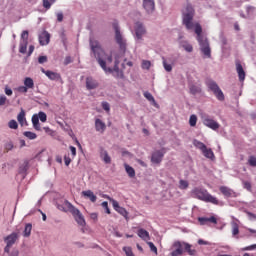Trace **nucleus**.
<instances>
[{
  "label": "nucleus",
  "mask_w": 256,
  "mask_h": 256,
  "mask_svg": "<svg viewBox=\"0 0 256 256\" xmlns=\"http://www.w3.org/2000/svg\"><path fill=\"white\" fill-rule=\"evenodd\" d=\"M41 72L50 79V81H60L61 79V74L57 72H53L51 70H45V68H41Z\"/></svg>",
  "instance_id": "8"
},
{
  "label": "nucleus",
  "mask_w": 256,
  "mask_h": 256,
  "mask_svg": "<svg viewBox=\"0 0 256 256\" xmlns=\"http://www.w3.org/2000/svg\"><path fill=\"white\" fill-rule=\"evenodd\" d=\"M32 229H33V225H31V223L26 224L24 229V237H30Z\"/></svg>",
  "instance_id": "32"
},
{
  "label": "nucleus",
  "mask_w": 256,
  "mask_h": 256,
  "mask_svg": "<svg viewBox=\"0 0 256 256\" xmlns=\"http://www.w3.org/2000/svg\"><path fill=\"white\" fill-rule=\"evenodd\" d=\"M164 156H165V151L158 150L152 154L151 162L159 164L163 161Z\"/></svg>",
  "instance_id": "12"
},
{
  "label": "nucleus",
  "mask_w": 256,
  "mask_h": 256,
  "mask_svg": "<svg viewBox=\"0 0 256 256\" xmlns=\"http://www.w3.org/2000/svg\"><path fill=\"white\" fill-rule=\"evenodd\" d=\"M143 7L147 13L155 11V0H143Z\"/></svg>",
  "instance_id": "17"
},
{
  "label": "nucleus",
  "mask_w": 256,
  "mask_h": 256,
  "mask_svg": "<svg viewBox=\"0 0 256 256\" xmlns=\"http://www.w3.org/2000/svg\"><path fill=\"white\" fill-rule=\"evenodd\" d=\"M124 168H125V171H126L128 177L133 179V177H135V169L133 167H131L129 164H124Z\"/></svg>",
  "instance_id": "29"
},
{
  "label": "nucleus",
  "mask_w": 256,
  "mask_h": 256,
  "mask_svg": "<svg viewBox=\"0 0 256 256\" xmlns=\"http://www.w3.org/2000/svg\"><path fill=\"white\" fill-rule=\"evenodd\" d=\"M70 63H73V59H71V56H67L64 59V65H69Z\"/></svg>",
  "instance_id": "59"
},
{
  "label": "nucleus",
  "mask_w": 256,
  "mask_h": 256,
  "mask_svg": "<svg viewBox=\"0 0 256 256\" xmlns=\"http://www.w3.org/2000/svg\"><path fill=\"white\" fill-rule=\"evenodd\" d=\"M97 87H99V82L96 79L91 76L86 78V89H88V91L97 89Z\"/></svg>",
  "instance_id": "11"
},
{
  "label": "nucleus",
  "mask_w": 256,
  "mask_h": 256,
  "mask_svg": "<svg viewBox=\"0 0 256 256\" xmlns=\"http://www.w3.org/2000/svg\"><path fill=\"white\" fill-rule=\"evenodd\" d=\"M100 157L104 161V163H106V165H109V163H111V156H109L107 150L102 149L100 151Z\"/></svg>",
  "instance_id": "21"
},
{
  "label": "nucleus",
  "mask_w": 256,
  "mask_h": 256,
  "mask_svg": "<svg viewBox=\"0 0 256 256\" xmlns=\"http://www.w3.org/2000/svg\"><path fill=\"white\" fill-rule=\"evenodd\" d=\"M101 205H102L103 209H105V212L108 215H111V210L109 209V203L107 201H104V202H102Z\"/></svg>",
  "instance_id": "46"
},
{
  "label": "nucleus",
  "mask_w": 256,
  "mask_h": 256,
  "mask_svg": "<svg viewBox=\"0 0 256 256\" xmlns=\"http://www.w3.org/2000/svg\"><path fill=\"white\" fill-rule=\"evenodd\" d=\"M58 209L60 211H63L64 213H67V211H69V208H67V206L65 205V201L63 205H58Z\"/></svg>",
  "instance_id": "55"
},
{
  "label": "nucleus",
  "mask_w": 256,
  "mask_h": 256,
  "mask_svg": "<svg viewBox=\"0 0 256 256\" xmlns=\"http://www.w3.org/2000/svg\"><path fill=\"white\" fill-rule=\"evenodd\" d=\"M95 129L98 133H105V129H107V125L101 119L97 118L95 120Z\"/></svg>",
  "instance_id": "19"
},
{
  "label": "nucleus",
  "mask_w": 256,
  "mask_h": 256,
  "mask_svg": "<svg viewBox=\"0 0 256 256\" xmlns=\"http://www.w3.org/2000/svg\"><path fill=\"white\" fill-rule=\"evenodd\" d=\"M235 65H236V71L238 73L239 81H242V82L245 81L246 74H245V70L243 69V65H241V61L236 60Z\"/></svg>",
  "instance_id": "13"
},
{
  "label": "nucleus",
  "mask_w": 256,
  "mask_h": 256,
  "mask_svg": "<svg viewBox=\"0 0 256 256\" xmlns=\"http://www.w3.org/2000/svg\"><path fill=\"white\" fill-rule=\"evenodd\" d=\"M193 17H195V9H193V6H191V4H188L183 11V25H185L186 29H188L189 31H191V29L195 30L198 42L207 39L202 34L203 28L201 27V24L193 23Z\"/></svg>",
  "instance_id": "2"
},
{
  "label": "nucleus",
  "mask_w": 256,
  "mask_h": 256,
  "mask_svg": "<svg viewBox=\"0 0 256 256\" xmlns=\"http://www.w3.org/2000/svg\"><path fill=\"white\" fill-rule=\"evenodd\" d=\"M175 250L171 252V256H181L183 255V243L181 241H176L173 244Z\"/></svg>",
  "instance_id": "10"
},
{
  "label": "nucleus",
  "mask_w": 256,
  "mask_h": 256,
  "mask_svg": "<svg viewBox=\"0 0 256 256\" xmlns=\"http://www.w3.org/2000/svg\"><path fill=\"white\" fill-rule=\"evenodd\" d=\"M219 190H220V193H222V195H224L225 197H231L233 195V190H231L227 186H221Z\"/></svg>",
  "instance_id": "26"
},
{
  "label": "nucleus",
  "mask_w": 256,
  "mask_h": 256,
  "mask_svg": "<svg viewBox=\"0 0 256 256\" xmlns=\"http://www.w3.org/2000/svg\"><path fill=\"white\" fill-rule=\"evenodd\" d=\"M144 97L148 100V101H153L155 102V98L153 97V95L149 92H145L144 93Z\"/></svg>",
  "instance_id": "50"
},
{
  "label": "nucleus",
  "mask_w": 256,
  "mask_h": 256,
  "mask_svg": "<svg viewBox=\"0 0 256 256\" xmlns=\"http://www.w3.org/2000/svg\"><path fill=\"white\" fill-rule=\"evenodd\" d=\"M248 165H250V167H256V157L255 156H250L249 157Z\"/></svg>",
  "instance_id": "44"
},
{
  "label": "nucleus",
  "mask_w": 256,
  "mask_h": 256,
  "mask_svg": "<svg viewBox=\"0 0 256 256\" xmlns=\"http://www.w3.org/2000/svg\"><path fill=\"white\" fill-rule=\"evenodd\" d=\"M203 123L206 127H209V129H212L213 131H217V129H219V123L213 119L205 118Z\"/></svg>",
  "instance_id": "14"
},
{
  "label": "nucleus",
  "mask_w": 256,
  "mask_h": 256,
  "mask_svg": "<svg viewBox=\"0 0 256 256\" xmlns=\"http://www.w3.org/2000/svg\"><path fill=\"white\" fill-rule=\"evenodd\" d=\"M200 45V51L207 57L208 59L211 58V48L209 47V41L207 39L200 40L199 42Z\"/></svg>",
  "instance_id": "7"
},
{
  "label": "nucleus",
  "mask_w": 256,
  "mask_h": 256,
  "mask_svg": "<svg viewBox=\"0 0 256 256\" xmlns=\"http://www.w3.org/2000/svg\"><path fill=\"white\" fill-rule=\"evenodd\" d=\"M181 47H183L187 53H193V45L189 42H182Z\"/></svg>",
  "instance_id": "31"
},
{
  "label": "nucleus",
  "mask_w": 256,
  "mask_h": 256,
  "mask_svg": "<svg viewBox=\"0 0 256 256\" xmlns=\"http://www.w3.org/2000/svg\"><path fill=\"white\" fill-rule=\"evenodd\" d=\"M38 119H40L42 123H45L47 121V114H45V112H39Z\"/></svg>",
  "instance_id": "42"
},
{
  "label": "nucleus",
  "mask_w": 256,
  "mask_h": 256,
  "mask_svg": "<svg viewBox=\"0 0 256 256\" xmlns=\"http://www.w3.org/2000/svg\"><path fill=\"white\" fill-rule=\"evenodd\" d=\"M198 221L200 225H209V223H212L213 225H217V219L215 216L208 217H199Z\"/></svg>",
  "instance_id": "15"
},
{
  "label": "nucleus",
  "mask_w": 256,
  "mask_h": 256,
  "mask_svg": "<svg viewBox=\"0 0 256 256\" xmlns=\"http://www.w3.org/2000/svg\"><path fill=\"white\" fill-rule=\"evenodd\" d=\"M21 39H22V42H26V43H29V31L27 30H24L21 34Z\"/></svg>",
  "instance_id": "38"
},
{
  "label": "nucleus",
  "mask_w": 256,
  "mask_h": 256,
  "mask_svg": "<svg viewBox=\"0 0 256 256\" xmlns=\"http://www.w3.org/2000/svg\"><path fill=\"white\" fill-rule=\"evenodd\" d=\"M32 125L36 131H41V124L39 123V116L33 115L32 116Z\"/></svg>",
  "instance_id": "28"
},
{
  "label": "nucleus",
  "mask_w": 256,
  "mask_h": 256,
  "mask_svg": "<svg viewBox=\"0 0 256 256\" xmlns=\"http://www.w3.org/2000/svg\"><path fill=\"white\" fill-rule=\"evenodd\" d=\"M102 109H104V111L110 112L111 106L109 105L108 102H102Z\"/></svg>",
  "instance_id": "51"
},
{
  "label": "nucleus",
  "mask_w": 256,
  "mask_h": 256,
  "mask_svg": "<svg viewBox=\"0 0 256 256\" xmlns=\"http://www.w3.org/2000/svg\"><path fill=\"white\" fill-rule=\"evenodd\" d=\"M97 217H98L97 213L90 214V218L93 219V221H97Z\"/></svg>",
  "instance_id": "64"
},
{
  "label": "nucleus",
  "mask_w": 256,
  "mask_h": 256,
  "mask_svg": "<svg viewBox=\"0 0 256 256\" xmlns=\"http://www.w3.org/2000/svg\"><path fill=\"white\" fill-rule=\"evenodd\" d=\"M113 27L115 30L116 42L118 43L121 51L125 53V49L127 48V42H125V39H123V36L121 35V31L119 30V25L117 23H114Z\"/></svg>",
  "instance_id": "6"
},
{
  "label": "nucleus",
  "mask_w": 256,
  "mask_h": 256,
  "mask_svg": "<svg viewBox=\"0 0 256 256\" xmlns=\"http://www.w3.org/2000/svg\"><path fill=\"white\" fill-rule=\"evenodd\" d=\"M113 208L117 211L121 206H119V202H117V200L114 199H110Z\"/></svg>",
  "instance_id": "52"
},
{
  "label": "nucleus",
  "mask_w": 256,
  "mask_h": 256,
  "mask_svg": "<svg viewBox=\"0 0 256 256\" xmlns=\"http://www.w3.org/2000/svg\"><path fill=\"white\" fill-rule=\"evenodd\" d=\"M116 211H117V213L122 215V217H125V219H128L129 212H127V210L125 208L120 206Z\"/></svg>",
  "instance_id": "34"
},
{
  "label": "nucleus",
  "mask_w": 256,
  "mask_h": 256,
  "mask_svg": "<svg viewBox=\"0 0 256 256\" xmlns=\"http://www.w3.org/2000/svg\"><path fill=\"white\" fill-rule=\"evenodd\" d=\"M90 48L93 56L97 59L98 64L105 73H111L115 79H125L123 70L119 69V56L115 57L114 67L110 68L107 67V63H113V55H107L97 40L90 39Z\"/></svg>",
  "instance_id": "1"
},
{
  "label": "nucleus",
  "mask_w": 256,
  "mask_h": 256,
  "mask_svg": "<svg viewBox=\"0 0 256 256\" xmlns=\"http://www.w3.org/2000/svg\"><path fill=\"white\" fill-rule=\"evenodd\" d=\"M123 251L124 253H126L127 256H135L133 255V250L131 249V247H124Z\"/></svg>",
  "instance_id": "48"
},
{
  "label": "nucleus",
  "mask_w": 256,
  "mask_h": 256,
  "mask_svg": "<svg viewBox=\"0 0 256 256\" xmlns=\"http://www.w3.org/2000/svg\"><path fill=\"white\" fill-rule=\"evenodd\" d=\"M189 188V182L186 180H180L179 181V189L185 190Z\"/></svg>",
  "instance_id": "37"
},
{
  "label": "nucleus",
  "mask_w": 256,
  "mask_h": 256,
  "mask_svg": "<svg viewBox=\"0 0 256 256\" xmlns=\"http://www.w3.org/2000/svg\"><path fill=\"white\" fill-rule=\"evenodd\" d=\"M56 17H57V21H58L59 23H61V22L63 21V14H62L61 12H58V13L56 14Z\"/></svg>",
  "instance_id": "62"
},
{
  "label": "nucleus",
  "mask_w": 256,
  "mask_h": 256,
  "mask_svg": "<svg viewBox=\"0 0 256 256\" xmlns=\"http://www.w3.org/2000/svg\"><path fill=\"white\" fill-rule=\"evenodd\" d=\"M138 237H140V239H142L143 241H149V239H151L147 230L143 228H140L138 230Z\"/></svg>",
  "instance_id": "22"
},
{
  "label": "nucleus",
  "mask_w": 256,
  "mask_h": 256,
  "mask_svg": "<svg viewBox=\"0 0 256 256\" xmlns=\"http://www.w3.org/2000/svg\"><path fill=\"white\" fill-rule=\"evenodd\" d=\"M182 249H185L188 252V255H196L197 251L195 249H191V244L187 242H182Z\"/></svg>",
  "instance_id": "23"
},
{
  "label": "nucleus",
  "mask_w": 256,
  "mask_h": 256,
  "mask_svg": "<svg viewBox=\"0 0 256 256\" xmlns=\"http://www.w3.org/2000/svg\"><path fill=\"white\" fill-rule=\"evenodd\" d=\"M24 137H27V139L33 140V139H37V134L31 131H26L24 132Z\"/></svg>",
  "instance_id": "36"
},
{
  "label": "nucleus",
  "mask_w": 256,
  "mask_h": 256,
  "mask_svg": "<svg viewBox=\"0 0 256 256\" xmlns=\"http://www.w3.org/2000/svg\"><path fill=\"white\" fill-rule=\"evenodd\" d=\"M82 195L85 199H89L91 203H96L97 201V196L91 190L82 191Z\"/></svg>",
  "instance_id": "20"
},
{
  "label": "nucleus",
  "mask_w": 256,
  "mask_h": 256,
  "mask_svg": "<svg viewBox=\"0 0 256 256\" xmlns=\"http://www.w3.org/2000/svg\"><path fill=\"white\" fill-rule=\"evenodd\" d=\"M253 249H256V244L243 248V251H253Z\"/></svg>",
  "instance_id": "60"
},
{
  "label": "nucleus",
  "mask_w": 256,
  "mask_h": 256,
  "mask_svg": "<svg viewBox=\"0 0 256 256\" xmlns=\"http://www.w3.org/2000/svg\"><path fill=\"white\" fill-rule=\"evenodd\" d=\"M5 94L8 95V97H11V95H13V90H11L9 87H6Z\"/></svg>",
  "instance_id": "61"
},
{
  "label": "nucleus",
  "mask_w": 256,
  "mask_h": 256,
  "mask_svg": "<svg viewBox=\"0 0 256 256\" xmlns=\"http://www.w3.org/2000/svg\"><path fill=\"white\" fill-rule=\"evenodd\" d=\"M7 103V96L5 95H0V107H3Z\"/></svg>",
  "instance_id": "53"
},
{
  "label": "nucleus",
  "mask_w": 256,
  "mask_h": 256,
  "mask_svg": "<svg viewBox=\"0 0 256 256\" xmlns=\"http://www.w3.org/2000/svg\"><path fill=\"white\" fill-rule=\"evenodd\" d=\"M247 16L251 17L253 13H255V7L254 6H247L246 7Z\"/></svg>",
  "instance_id": "45"
},
{
  "label": "nucleus",
  "mask_w": 256,
  "mask_h": 256,
  "mask_svg": "<svg viewBox=\"0 0 256 256\" xmlns=\"http://www.w3.org/2000/svg\"><path fill=\"white\" fill-rule=\"evenodd\" d=\"M232 234L234 236L239 235V224H237L236 222L232 224Z\"/></svg>",
  "instance_id": "40"
},
{
  "label": "nucleus",
  "mask_w": 256,
  "mask_h": 256,
  "mask_svg": "<svg viewBox=\"0 0 256 256\" xmlns=\"http://www.w3.org/2000/svg\"><path fill=\"white\" fill-rule=\"evenodd\" d=\"M69 149L72 153V157H76L77 156V148H75V146H70Z\"/></svg>",
  "instance_id": "58"
},
{
  "label": "nucleus",
  "mask_w": 256,
  "mask_h": 256,
  "mask_svg": "<svg viewBox=\"0 0 256 256\" xmlns=\"http://www.w3.org/2000/svg\"><path fill=\"white\" fill-rule=\"evenodd\" d=\"M193 199H198L199 201H204V203H212V205H219V199L211 195L209 191L205 188L195 187L190 192Z\"/></svg>",
  "instance_id": "3"
},
{
  "label": "nucleus",
  "mask_w": 256,
  "mask_h": 256,
  "mask_svg": "<svg viewBox=\"0 0 256 256\" xmlns=\"http://www.w3.org/2000/svg\"><path fill=\"white\" fill-rule=\"evenodd\" d=\"M64 162L66 167H69V165H71V158L67 155L64 156Z\"/></svg>",
  "instance_id": "57"
},
{
  "label": "nucleus",
  "mask_w": 256,
  "mask_h": 256,
  "mask_svg": "<svg viewBox=\"0 0 256 256\" xmlns=\"http://www.w3.org/2000/svg\"><path fill=\"white\" fill-rule=\"evenodd\" d=\"M65 206L67 207L69 212H71V214L73 215L78 225H80L81 227H85L86 225L85 217H83V214L81 213V211L75 208V206H73V204H71V202H69L68 200H65Z\"/></svg>",
  "instance_id": "4"
},
{
  "label": "nucleus",
  "mask_w": 256,
  "mask_h": 256,
  "mask_svg": "<svg viewBox=\"0 0 256 256\" xmlns=\"http://www.w3.org/2000/svg\"><path fill=\"white\" fill-rule=\"evenodd\" d=\"M206 85L208 89H210V91L214 93L218 101H225V94H223V91L221 90V88H219V85H217V82L213 80H208L206 82Z\"/></svg>",
  "instance_id": "5"
},
{
  "label": "nucleus",
  "mask_w": 256,
  "mask_h": 256,
  "mask_svg": "<svg viewBox=\"0 0 256 256\" xmlns=\"http://www.w3.org/2000/svg\"><path fill=\"white\" fill-rule=\"evenodd\" d=\"M27 91H29V90H28V88L26 86H19L17 88V92L18 93H27Z\"/></svg>",
  "instance_id": "54"
},
{
  "label": "nucleus",
  "mask_w": 256,
  "mask_h": 256,
  "mask_svg": "<svg viewBox=\"0 0 256 256\" xmlns=\"http://www.w3.org/2000/svg\"><path fill=\"white\" fill-rule=\"evenodd\" d=\"M27 45H29V42H20V47H19V53L25 54L27 53Z\"/></svg>",
  "instance_id": "33"
},
{
  "label": "nucleus",
  "mask_w": 256,
  "mask_h": 256,
  "mask_svg": "<svg viewBox=\"0 0 256 256\" xmlns=\"http://www.w3.org/2000/svg\"><path fill=\"white\" fill-rule=\"evenodd\" d=\"M193 145H194V147H196V149H199L202 153L207 148V146L203 142L198 141V140H194Z\"/></svg>",
  "instance_id": "30"
},
{
  "label": "nucleus",
  "mask_w": 256,
  "mask_h": 256,
  "mask_svg": "<svg viewBox=\"0 0 256 256\" xmlns=\"http://www.w3.org/2000/svg\"><path fill=\"white\" fill-rule=\"evenodd\" d=\"M24 87L28 88V90L35 88V82L32 80L31 77H26L24 79Z\"/></svg>",
  "instance_id": "27"
},
{
  "label": "nucleus",
  "mask_w": 256,
  "mask_h": 256,
  "mask_svg": "<svg viewBox=\"0 0 256 256\" xmlns=\"http://www.w3.org/2000/svg\"><path fill=\"white\" fill-rule=\"evenodd\" d=\"M202 153L204 157H206V159H211V161L215 159V153H213V150L211 148L206 147Z\"/></svg>",
  "instance_id": "24"
},
{
  "label": "nucleus",
  "mask_w": 256,
  "mask_h": 256,
  "mask_svg": "<svg viewBox=\"0 0 256 256\" xmlns=\"http://www.w3.org/2000/svg\"><path fill=\"white\" fill-rule=\"evenodd\" d=\"M135 33L137 39H143V35L147 33V30L145 29V26H143V23L137 22L135 24Z\"/></svg>",
  "instance_id": "9"
},
{
  "label": "nucleus",
  "mask_w": 256,
  "mask_h": 256,
  "mask_svg": "<svg viewBox=\"0 0 256 256\" xmlns=\"http://www.w3.org/2000/svg\"><path fill=\"white\" fill-rule=\"evenodd\" d=\"M190 127H195L197 125V115L192 114L189 118Z\"/></svg>",
  "instance_id": "35"
},
{
  "label": "nucleus",
  "mask_w": 256,
  "mask_h": 256,
  "mask_svg": "<svg viewBox=\"0 0 256 256\" xmlns=\"http://www.w3.org/2000/svg\"><path fill=\"white\" fill-rule=\"evenodd\" d=\"M148 245L150 247V251H152V253H155V255H157V246H155L153 242H148Z\"/></svg>",
  "instance_id": "49"
},
{
  "label": "nucleus",
  "mask_w": 256,
  "mask_h": 256,
  "mask_svg": "<svg viewBox=\"0 0 256 256\" xmlns=\"http://www.w3.org/2000/svg\"><path fill=\"white\" fill-rule=\"evenodd\" d=\"M38 63H40V65H43V63H47V56H40L38 58Z\"/></svg>",
  "instance_id": "56"
},
{
  "label": "nucleus",
  "mask_w": 256,
  "mask_h": 256,
  "mask_svg": "<svg viewBox=\"0 0 256 256\" xmlns=\"http://www.w3.org/2000/svg\"><path fill=\"white\" fill-rule=\"evenodd\" d=\"M17 239H19V235L15 232H13L12 234L8 235L4 241L6 243V245H10L13 247V245H15Z\"/></svg>",
  "instance_id": "18"
},
{
  "label": "nucleus",
  "mask_w": 256,
  "mask_h": 256,
  "mask_svg": "<svg viewBox=\"0 0 256 256\" xmlns=\"http://www.w3.org/2000/svg\"><path fill=\"white\" fill-rule=\"evenodd\" d=\"M142 69H146L147 71H149V69H151V61L143 60L142 61Z\"/></svg>",
  "instance_id": "41"
},
{
  "label": "nucleus",
  "mask_w": 256,
  "mask_h": 256,
  "mask_svg": "<svg viewBox=\"0 0 256 256\" xmlns=\"http://www.w3.org/2000/svg\"><path fill=\"white\" fill-rule=\"evenodd\" d=\"M51 2H49V0H43V7L45 9H51V5L52 3H55V0H50Z\"/></svg>",
  "instance_id": "43"
},
{
  "label": "nucleus",
  "mask_w": 256,
  "mask_h": 256,
  "mask_svg": "<svg viewBox=\"0 0 256 256\" xmlns=\"http://www.w3.org/2000/svg\"><path fill=\"white\" fill-rule=\"evenodd\" d=\"M163 67L165 69V71H167L168 73H171L173 71V66H171V64L167 63V60H163Z\"/></svg>",
  "instance_id": "39"
},
{
  "label": "nucleus",
  "mask_w": 256,
  "mask_h": 256,
  "mask_svg": "<svg viewBox=\"0 0 256 256\" xmlns=\"http://www.w3.org/2000/svg\"><path fill=\"white\" fill-rule=\"evenodd\" d=\"M190 91H191V93H193V95H195V93H199V88H197V87H195V86H192V87L190 88Z\"/></svg>",
  "instance_id": "63"
},
{
  "label": "nucleus",
  "mask_w": 256,
  "mask_h": 256,
  "mask_svg": "<svg viewBox=\"0 0 256 256\" xmlns=\"http://www.w3.org/2000/svg\"><path fill=\"white\" fill-rule=\"evenodd\" d=\"M17 121L22 126L27 125V118H25V110L21 109L20 113L17 116Z\"/></svg>",
  "instance_id": "25"
},
{
  "label": "nucleus",
  "mask_w": 256,
  "mask_h": 256,
  "mask_svg": "<svg viewBox=\"0 0 256 256\" xmlns=\"http://www.w3.org/2000/svg\"><path fill=\"white\" fill-rule=\"evenodd\" d=\"M49 41H51V34L47 31L42 32L39 36L40 45H49Z\"/></svg>",
  "instance_id": "16"
},
{
  "label": "nucleus",
  "mask_w": 256,
  "mask_h": 256,
  "mask_svg": "<svg viewBox=\"0 0 256 256\" xmlns=\"http://www.w3.org/2000/svg\"><path fill=\"white\" fill-rule=\"evenodd\" d=\"M8 126H9L10 129H18L19 124H17V121L11 120V121L8 123Z\"/></svg>",
  "instance_id": "47"
}]
</instances>
